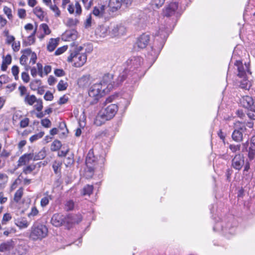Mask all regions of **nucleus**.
Listing matches in <instances>:
<instances>
[{"label": "nucleus", "instance_id": "f257e3e1", "mask_svg": "<svg viewBox=\"0 0 255 255\" xmlns=\"http://www.w3.org/2000/svg\"><path fill=\"white\" fill-rule=\"evenodd\" d=\"M118 110V107L116 104H111L103 107L96 117L94 123L97 126H100L106 121L113 119Z\"/></svg>", "mask_w": 255, "mask_h": 255}, {"label": "nucleus", "instance_id": "f03ea898", "mask_svg": "<svg viewBox=\"0 0 255 255\" xmlns=\"http://www.w3.org/2000/svg\"><path fill=\"white\" fill-rule=\"evenodd\" d=\"M83 47L82 46H77L71 51L70 55L68 57L67 61L73 63V66L76 67L82 66L86 62L87 55L83 52Z\"/></svg>", "mask_w": 255, "mask_h": 255}, {"label": "nucleus", "instance_id": "7ed1b4c3", "mask_svg": "<svg viewBox=\"0 0 255 255\" xmlns=\"http://www.w3.org/2000/svg\"><path fill=\"white\" fill-rule=\"evenodd\" d=\"M81 220L82 217L80 215L65 216L62 214L57 213L53 215L51 222L54 226L60 227L66 223L67 225L78 223Z\"/></svg>", "mask_w": 255, "mask_h": 255}, {"label": "nucleus", "instance_id": "20e7f679", "mask_svg": "<svg viewBox=\"0 0 255 255\" xmlns=\"http://www.w3.org/2000/svg\"><path fill=\"white\" fill-rule=\"evenodd\" d=\"M29 238L33 241L41 240L48 234V229L45 225L34 223L31 228Z\"/></svg>", "mask_w": 255, "mask_h": 255}, {"label": "nucleus", "instance_id": "39448f33", "mask_svg": "<svg viewBox=\"0 0 255 255\" xmlns=\"http://www.w3.org/2000/svg\"><path fill=\"white\" fill-rule=\"evenodd\" d=\"M86 168L85 176L87 178H91L94 174V170L97 167L96 158L94 154L93 149H90L86 158Z\"/></svg>", "mask_w": 255, "mask_h": 255}, {"label": "nucleus", "instance_id": "423d86ee", "mask_svg": "<svg viewBox=\"0 0 255 255\" xmlns=\"http://www.w3.org/2000/svg\"><path fill=\"white\" fill-rule=\"evenodd\" d=\"M247 128L244 123L237 122L234 123V130L232 134V138L236 142H241L244 137V132Z\"/></svg>", "mask_w": 255, "mask_h": 255}, {"label": "nucleus", "instance_id": "0eeeda50", "mask_svg": "<svg viewBox=\"0 0 255 255\" xmlns=\"http://www.w3.org/2000/svg\"><path fill=\"white\" fill-rule=\"evenodd\" d=\"M102 84L96 83L93 85L89 90V95L95 101H97L102 96L103 94L107 93V91L103 89Z\"/></svg>", "mask_w": 255, "mask_h": 255}, {"label": "nucleus", "instance_id": "6e6552de", "mask_svg": "<svg viewBox=\"0 0 255 255\" xmlns=\"http://www.w3.org/2000/svg\"><path fill=\"white\" fill-rule=\"evenodd\" d=\"M113 75L111 74H105L99 84H102L103 89L107 91V93L112 90L114 86L115 82L113 81Z\"/></svg>", "mask_w": 255, "mask_h": 255}, {"label": "nucleus", "instance_id": "1a4fd4ad", "mask_svg": "<svg viewBox=\"0 0 255 255\" xmlns=\"http://www.w3.org/2000/svg\"><path fill=\"white\" fill-rule=\"evenodd\" d=\"M235 65L237 67L238 71V76L239 78L247 77L248 74H251L248 64L245 63L243 64L242 62L237 61Z\"/></svg>", "mask_w": 255, "mask_h": 255}, {"label": "nucleus", "instance_id": "9d476101", "mask_svg": "<svg viewBox=\"0 0 255 255\" xmlns=\"http://www.w3.org/2000/svg\"><path fill=\"white\" fill-rule=\"evenodd\" d=\"M245 164L243 154L239 153L235 155L232 160V167L237 170H240Z\"/></svg>", "mask_w": 255, "mask_h": 255}, {"label": "nucleus", "instance_id": "9b49d317", "mask_svg": "<svg viewBox=\"0 0 255 255\" xmlns=\"http://www.w3.org/2000/svg\"><path fill=\"white\" fill-rule=\"evenodd\" d=\"M106 3L101 0H98V4L94 6L93 14L96 16L102 17L104 16Z\"/></svg>", "mask_w": 255, "mask_h": 255}, {"label": "nucleus", "instance_id": "f8f14e48", "mask_svg": "<svg viewBox=\"0 0 255 255\" xmlns=\"http://www.w3.org/2000/svg\"><path fill=\"white\" fill-rule=\"evenodd\" d=\"M111 30L109 32L112 36H120L125 34L126 28L122 24H114L111 26Z\"/></svg>", "mask_w": 255, "mask_h": 255}, {"label": "nucleus", "instance_id": "ddd939ff", "mask_svg": "<svg viewBox=\"0 0 255 255\" xmlns=\"http://www.w3.org/2000/svg\"><path fill=\"white\" fill-rule=\"evenodd\" d=\"M177 8L178 3L176 2H171L164 9L163 14L166 16H171L174 14Z\"/></svg>", "mask_w": 255, "mask_h": 255}, {"label": "nucleus", "instance_id": "4468645a", "mask_svg": "<svg viewBox=\"0 0 255 255\" xmlns=\"http://www.w3.org/2000/svg\"><path fill=\"white\" fill-rule=\"evenodd\" d=\"M149 40V35L146 34H143L138 38L136 45L139 48L143 49L147 46Z\"/></svg>", "mask_w": 255, "mask_h": 255}, {"label": "nucleus", "instance_id": "2eb2a0df", "mask_svg": "<svg viewBox=\"0 0 255 255\" xmlns=\"http://www.w3.org/2000/svg\"><path fill=\"white\" fill-rule=\"evenodd\" d=\"M142 59L140 57H133L127 61V64L129 66L130 69L137 68L141 65Z\"/></svg>", "mask_w": 255, "mask_h": 255}, {"label": "nucleus", "instance_id": "dca6fc26", "mask_svg": "<svg viewBox=\"0 0 255 255\" xmlns=\"http://www.w3.org/2000/svg\"><path fill=\"white\" fill-rule=\"evenodd\" d=\"M33 153H25L20 156L18 160V166H21L26 165L33 159Z\"/></svg>", "mask_w": 255, "mask_h": 255}, {"label": "nucleus", "instance_id": "f3484780", "mask_svg": "<svg viewBox=\"0 0 255 255\" xmlns=\"http://www.w3.org/2000/svg\"><path fill=\"white\" fill-rule=\"evenodd\" d=\"M240 103L243 107L248 109L252 107L254 104L252 97L248 96L242 97L240 100Z\"/></svg>", "mask_w": 255, "mask_h": 255}, {"label": "nucleus", "instance_id": "a211bd4d", "mask_svg": "<svg viewBox=\"0 0 255 255\" xmlns=\"http://www.w3.org/2000/svg\"><path fill=\"white\" fill-rule=\"evenodd\" d=\"M15 245L14 241L11 240L0 245V252H5L11 251Z\"/></svg>", "mask_w": 255, "mask_h": 255}, {"label": "nucleus", "instance_id": "6ab92c4d", "mask_svg": "<svg viewBox=\"0 0 255 255\" xmlns=\"http://www.w3.org/2000/svg\"><path fill=\"white\" fill-rule=\"evenodd\" d=\"M31 75L33 77H35L37 74L41 77L43 76V66L42 65L39 63L36 64V67H33L30 70Z\"/></svg>", "mask_w": 255, "mask_h": 255}, {"label": "nucleus", "instance_id": "aec40b11", "mask_svg": "<svg viewBox=\"0 0 255 255\" xmlns=\"http://www.w3.org/2000/svg\"><path fill=\"white\" fill-rule=\"evenodd\" d=\"M14 224L20 229H22L27 228L29 225V223L25 218H20L14 220Z\"/></svg>", "mask_w": 255, "mask_h": 255}, {"label": "nucleus", "instance_id": "412c9836", "mask_svg": "<svg viewBox=\"0 0 255 255\" xmlns=\"http://www.w3.org/2000/svg\"><path fill=\"white\" fill-rule=\"evenodd\" d=\"M33 12L36 16L40 20H43L45 15L46 12L44 11L43 9L39 6H36L33 9Z\"/></svg>", "mask_w": 255, "mask_h": 255}, {"label": "nucleus", "instance_id": "4be33fe9", "mask_svg": "<svg viewBox=\"0 0 255 255\" xmlns=\"http://www.w3.org/2000/svg\"><path fill=\"white\" fill-rule=\"evenodd\" d=\"M59 38H51L47 44V49L50 51H54L58 44Z\"/></svg>", "mask_w": 255, "mask_h": 255}, {"label": "nucleus", "instance_id": "5701e85b", "mask_svg": "<svg viewBox=\"0 0 255 255\" xmlns=\"http://www.w3.org/2000/svg\"><path fill=\"white\" fill-rule=\"evenodd\" d=\"M53 197L51 195H49L48 192L44 194V196L41 198L40 201V205L42 207H45L47 206L49 201L52 200Z\"/></svg>", "mask_w": 255, "mask_h": 255}, {"label": "nucleus", "instance_id": "b1692460", "mask_svg": "<svg viewBox=\"0 0 255 255\" xmlns=\"http://www.w3.org/2000/svg\"><path fill=\"white\" fill-rule=\"evenodd\" d=\"M64 36L66 37L67 40H75L77 37V32L75 30L67 31Z\"/></svg>", "mask_w": 255, "mask_h": 255}, {"label": "nucleus", "instance_id": "393cba45", "mask_svg": "<svg viewBox=\"0 0 255 255\" xmlns=\"http://www.w3.org/2000/svg\"><path fill=\"white\" fill-rule=\"evenodd\" d=\"M240 78L242 79L239 81L240 83V87L242 89L249 90L251 86V83L248 80L247 77H240Z\"/></svg>", "mask_w": 255, "mask_h": 255}, {"label": "nucleus", "instance_id": "a878e982", "mask_svg": "<svg viewBox=\"0 0 255 255\" xmlns=\"http://www.w3.org/2000/svg\"><path fill=\"white\" fill-rule=\"evenodd\" d=\"M36 98L34 95H29V94L24 97V102L30 105H32L36 101Z\"/></svg>", "mask_w": 255, "mask_h": 255}, {"label": "nucleus", "instance_id": "bb28decb", "mask_svg": "<svg viewBox=\"0 0 255 255\" xmlns=\"http://www.w3.org/2000/svg\"><path fill=\"white\" fill-rule=\"evenodd\" d=\"M78 83L81 87H85L88 85L90 83L89 76H83L78 80Z\"/></svg>", "mask_w": 255, "mask_h": 255}, {"label": "nucleus", "instance_id": "cd10ccee", "mask_svg": "<svg viewBox=\"0 0 255 255\" xmlns=\"http://www.w3.org/2000/svg\"><path fill=\"white\" fill-rule=\"evenodd\" d=\"M27 252V248L25 245H19L16 249L14 254L15 255H23Z\"/></svg>", "mask_w": 255, "mask_h": 255}, {"label": "nucleus", "instance_id": "c85d7f7f", "mask_svg": "<svg viewBox=\"0 0 255 255\" xmlns=\"http://www.w3.org/2000/svg\"><path fill=\"white\" fill-rule=\"evenodd\" d=\"M93 185H87L82 189L81 194L83 196L88 195L90 196L93 192Z\"/></svg>", "mask_w": 255, "mask_h": 255}, {"label": "nucleus", "instance_id": "c756f323", "mask_svg": "<svg viewBox=\"0 0 255 255\" xmlns=\"http://www.w3.org/2000/svg\"><path fill=\"white\" fill-rule=\"evenodd\" d=\"M41 82L40 80H34L31 82L30 87L32 90L35 91L41 86Z\"/></svg>", "mask_w": 255, "mask_h": 255}, {"label": "nucleus", "instance_id": "7c9ffc66", "mask_svg": "<svg viewBox=\"0 0 255 255\" xmlns=\"http://www.w3.org/2000/svg\"><path fill=\"white\" fill-rule=\"evenodd\" d=\"M46 156V152L44 149H42L39 152H38L37 154L34 155L33 160H38L43 159Z\"/></svg>", "mask_w": 255, "mask_h": 255}, {"label": "nucleus", "instance_id": "2f4dec72", "mask_svg": "<svg viewBox=\"0 0 255 255\" xmlns=\"http://www.w3.org/2000/svg\"><path fill=\"white\" fill-rule=\"evenodd\" d=\"M97 32L99 33L101 36H105L108 32L107 27L105 25L100 26L97 29Z\"/></svg>", "mask_w": 255, "mask_h": 255}, {"label": "nucleus", "instance_id": "473e14b6", "mask_svg": "<svg viewBox=\"0 0 255 255\" xmlns=\"http://www.w3.org/2000/svg\"><path fill=\"white\" fill-rule=\"evenodd\" d=\"M165 0H151V4L153 8H158L164 3Z\"/></svg>", "mask_w": 255, "mask_h": 255}, {"label": "nucleus", "instance_id": "72a5a7b5", "mask_svg": "<svg viewBox=\"0 0 255 255\" xmlns=\"http://www.w3.org/2000/svg\"><path fill=\"white\" fill-rule=\"evenodd\" d=\"M23 188H20L15 192L14 196V200L16 202H19L23 195Z\"/></svg>", "mask_w": 255, "mask_h": 255}, {"label": "nucleus", "instance_id": "f704fd0d", "mask_svg": "<svg viewBox=\"0 0 255 255\" xmlns=\"http://www.w3.org/2000/svg\"><path fill=\"white\" fill-rule=\"evenodd\" d=\"M61 146V143L58 140H54L51 146V149L52 151H56L60 149Z\"/></svg>", "mask_w": 255, "mask_h": 255}, {"label": "nucleus", "instance_id": "c9c22d12", "mask_svg": "<svg viewBox=\"0 0 255 255\" xmlns=\"http://www.w3.org/2000/svg\"><path fill=\"white\" fill-rule=\"evenodd\" d=\"M12 218L11 215L9 213H5L1 220L2 225H6Z\"/></svg>", "mask_w": 255, "mask_h": 255}, {"label": "nucleus", "instance_id": "e433bc0d", "mask_svg": "<svg viewBox=\"0 0 255 255\" xmlns=\"http://www.w3.org/2000/svg\"><path fill=\"white\" fill-rule=\"evenodd\" d=\"M49 7L50 9L55 13V15L56 16H60L61 12L59 8L56 5V3H54V4H51L49 6Z\"/></svg>", "mask_w": 255, "mask_h": 255}, {"label": "nucleus", "instance_id": "4c0bfd02", "mask_svg": "<svg viewBox=\"0 0 255 255\" xmlns=\"http://www.w3.org/2000/svg\"><path fill=\"white\" fill-rule=\"evenodd\" d=\"M3 12L4 13V14L7 16V18L9 20L12 19L13 18V16L12 14L11 9L10 8H9L8 7L4 6L3 7Z\"/></svg>", "mask_w": 255, "mask_h": 255}, {"label": "nucleus", "instance_id": "58836bf2", "mask_svg": "<svg viewBox=\"0 0 255 255\" xmlns=\"http://www.w3.org/2000/svg\"><path fill=\"white\" fill-rule=\"evenodd\" d=\"M127 71L128 70L126 69L125 71L123 72V73L120 74L118 78L117 85H119L120 83L123 82L125 80L127 77Z\"/></svg>", "mask_w": 255, "mask_h": 255}, {"label": "nucleus", "instance_id": "ea45409f", "mask_svg": "<svg viewBox=\"0 0 255 255\" xmlns=\"http://www.w3.org/2000/svg\"><path fill=\"white\" fill-rule=\"evenodd\" d=\"M247 151L248 152V158L250 160L254 159L255 157V147L254 148L251 146Z\"/></svg>", "mask_w": 255, "mask_h": 255}, {"label": "nucleus", "instance_id": "a19ab883", "mask_svg": "<svg viewBox=\"0 0 255 255\" xmlns=\"http://www.w3.org/2000/svg\"><path fill=\"white\" fill-rule=\"evenodd\" d=\"M35 32H36V29L34 30L30 34V35L28 36L27 41L25 42L26 43L27 45H31L34 43V42L35 41V38L34 37V35Z\"/></svg>", "mask_w": 255, "mask_h": 255}, {"label": "nucleus", "instance_id": "79ce46f5", "mask_svg": "<svg viewBox=\"0 0 255 255\" xmlns=\"http://www.w3.org/2000/svg\"><path fill=\"white\" fill-rule=\"evenodd\" d=\"M38 210L36 207H32L31 209L30 212L28 214L27 216L29 218H31L37 216L38 214Z\"/></svg>", "mask_w": 255, "mask_h": 255}, {"label": "nucleus", "instance_id": "37998d69", "mask_svg": "<svg viewBox=\"0 0 255 255\" xmlns=\"http://www.w3.org/2000/svg\"><path fill=\"white\" fill-rule=\"evenodd\" d=\"M67 87V83L65 82L63 80H60L57 85L58 90L60 91H64V90H66Z\"/></svg>", "mask_w": 255, "mask_h": 255}, {"label": "nucleus", "instance_id": "c03bdc74", "mask_svg": "<svg viewBox=\"0 0 255 255\" xmlns=\"http://www.w3.org/2000/svg\"><path fill=\"white\" fill-rule=\"evenodd\" d=\"M44 135V132H40L37 134H35L33 135H32V136H31L30 137V142H33L37 140H38V139L41 138Z\"/></svg>", "mask_w": 255, "mask_h": 255}, {"label": "nucleus", "instance_id": "a18cd8bd", "mask_svg": "<svg viewBox=\"0 0 255 255\" xmlns=\"http://www.w3.org/2000/svg\"><path fill=\"white\" fill-rule=\"evenodd\" d=\"M61 163L60 162L55 161L53 164V169L56 174L60 172Z\"/></svg>", "mask_w": 255, "mask_h": 255}, {"label": "nucleus", "instance_id": "49530a36", "mask_svg": "<svg viewBox=\"0 0 255 255\" xmlns=\"http://www.w3.org/2000/svg\"><path fill=\"white\" fill-rule=\"evenodd\" d=\"M40 28L42 29L43 32L46 35L49 34L51 32V30H50L48 26L45 23L41 24Z\"/></svg>", "mask_w": 255, "mask_h": 255}, {"label": "nucleus", "instance_id": "de8ad7c7", "mask_svg": "<svg viewBox=\"0 0 255 255\" xmlns=\"http://www.w3.org/2000/svg\"><path fill=\"white\" fill-rule=\"evenodd\" d=\"M74 203L73 200H69L66 202L65 208L67 210H72L74 209Z\"/></svg>", "mask_w": 255, "mask_h": 255}, {"label": "nucleus", "instance_id": "09e8293b", "mask_svg": "<svg viewBox=\"0 0 255 255\" xmlns=\"http://www.w3.org/2000/svg\"><path fill=\"white\" fill-rule=\"evenodd\" d=\"M18 90L20 93V97H25L26 95L28 94L27 92V89L24 86H20L18 87Z\"/></svg>", "mask_w": 255, "mask_h": 255}, {"label": "nucleus", "instance_id": "8fccbe9b", "mask_svg": "<svg viewBox=\"0 0 255 255\" xmlns=\"http://www.w3.org/2000/svg\"><path fill=\"white\" fill-rule=\"evenodd\" d=\"M12 73L15 80L18 79L19 68L17 66H13L11 68Z\"/></svg>", "mask_w": 255, "mask_h": 255}, {"label": "nucleus", "instance_id": "3c124183", "mask_svg": "<svg viewBox=\"0 0 255 255\" xmlns=\"http://www.w3.org/2000/svg\"><path fill=\"white\" fill-rule=\"evenodd\" d=\"M247 115L251 119L255 120V109L252 107L248 109Z\"/></svg>", "mask_w": 255, "mask_h": 255}, {"label": "nucleus", "instance_id": "603ef678", "mask_svg": "<svg viewBox=\"0 0 255 255\" xmlns=\"http://www.w3.org/2000/svg\"><path fill=\"white\" fill-rule=\"evenodd\" d=\"M35 168V166L34 165H30L25 167L23 169V172L26 174H29L31 173L33 170H34Z\"/></svg>", "mask_w": 255, "mask_h": 255}, {"label": "nucleus", "instance_id": "864d4df0", "mask_svg": "<svg viewBox=\"0 0 255 255\" xmlns=\"http://www.w3.org/2000/svg\"><path fill=\"white\" fill-rule=\"evenodd\" d=\"M67 46H63L62 47H61L59 48H58L56 51L55 52V55H59L63 53H64L65 51H66L67 49Z\"/></svg>", "mask_w": 255, "mask_h": 255}, {"label": "nucleus", "instance_id": "5fc2aeb1", "mask_svg": "<svg viewBox=\"0 0 255 255\" xmlns=\"http://www.w3.org/2000/svg\"><path fill=\"white\" fill-rule=\"evenodd\" d=\"M241 145L240 144H230L229 145V148L233 152H236L240 150Z\"/></svg>", "mask_w": 255, "mask_h": 255}, {"label": "nucleus", "instance_id": "6e6d98bb", "mask_svg": "<svg viewBox=\"0 0 255 255\" xmlns=\"http://www.w3.org/2000/svg\"><path fill=\"white\" fill-rule=\"evenodd\" d=\"M11 44L12 48L14 51L17 52L19 50L20 47L19 41H14Z\"/></svg>", "mask_w": 255, "mask_h": 255}, {"label": "nucleus", "instance_id": "4d7b16f0", "mask_svg": "<svg viewBox=\"0 0 255 255\" xmlns=\"http://www.w3.org/2000/svg\"><path fill=\"white\" fill-rule=\"evenodd\" d=\"M16 232V230L13 228H7L3 233V235L8 236L10 234H14Z\"/></svg>", "mask_w": 255, "mask_h": 255}, {"label": "nucleus", "instance_id": "13d9d810", "mask_svg": "<svg viewBox=\"0 0 255 255\" xmlns=\"http://www.w3.org/2000/svg\"><path fill=\"white\" fill-rule=\"evenodd\" d=\"M8 77L5 75H2L0 76V87L3 84H5L8 82Z\"/></svg>", "mask_w": 255, "mask_h": 255}, {"label": "nucleus", "instance_id": "bf43d9fd", "mask_svg": "<svg viewBox=\"0 0 255 255\" xmlns=\"http://www.w3.org/2000/svg\"><path fill=\"white\" fill-rule=\"evenodd\" d=\"M29 120L28 118H26L22 120L20 122V127L22 128H24L28 126L29 124Z\"/></svg>", "mask_w": 255, "mask_h": 255}, {"label": "nucleus", "instance_id": "052dcab7", "mask_svg": "<svg viewBox=\"0 0 255 255\" xmlns=\"http://www.w3.org/2000/svg\"><path fill=\"white\" fill-rule=\"evenodd\" d=\"M17 14L20 18H24L26 15V11L23 8L18 9Z\"/></svg>", "mask_w": 255, "mask_h": 255}, {"label": "nucleus", "instance_id": "680f3d73", "mask_svg": "<svg viewBox=\"0 0 255 255\" xmlns=\"http://www.w3.org/2000/svg\"><path fill=\"white\" fill-rule=\"evenodd\" d=\"M156 35L157 36H159L162 39L164 40L165 38H166L167 35V33L166 31L161 30L160 29L159 31L157 32V33L156 34Z\"/></svg>", "mask_w": 255, "mask_h": 255}, {"label": "nucleus", "instance_id": "e2e57ef3", "mask_svg": "<svg viewBox=\"0 0 255 255\" xmlns=\"http://www.w3.org/2000/svg\"><path fill=\"white\" fill-rule=\"evenodd\" d=\"M21 78L25 83H28L29 81L30 77L27 72H22L21 74Z\"/></svg>", "mask_w": 255, "mask_h": 255}, {"label": "nucleus", "instance_id": "0e129e2a", "mask_svg": "<svg viewBox=\"0 0 255 255\" xmlns=\"http://www.w3.org/2000/svg\"><path fill=\"white\" fill-rule=\"evenodd\" d=\"M41 123V125L45 128H49L51 125V122L48 119H44L42 120Z\"/></svg>", "mask_w": 255, "mask_h": 255}, {"label": "nucleus", "instance_id": "69168bd1", "mask_svg": "<svg viewBox=\"0 0 255 255\" xmlns=\"http://www.w3.org/2000/svg\"><path fill=\"white\" fill-rule=\"evenodd\" d=\"M36 102L37 103L36 105H35L36 110L37 111L40 112L43 108L42 102L41 100H36Z\"/></svg>", "mask_w": 255, "mask_h": 255}, {"label": "nucleus", "instance_id": "338daca9", "mask_svg": "<svg viewBox=\"0 0 255 255\" xmlns=\"http://www.w3.org/2000/svg\"><path fill=\"white\" fill-rule=\"evenodd\" d=\"M75 13L77 15H80L82 12L81 5L78 2H76L75 5Z\"/></svg>", "mask_w": 255, "mask_h": 255}, {"label": "nucleus", "instance_id": "774afa93", "mask_svg": "<svg viewBox=\"0 0 255 255\" xmlns=\"http://www.w3.org/2000/svg\"><path fill=\"white\" fill-rule=\"evenodd\" d=\"M44 98L46 101H51L53 99V94L51 92L48 91L45 93Z\"/></svg>", "mask_w": 255, "mask_h": 255}]
</instances>
